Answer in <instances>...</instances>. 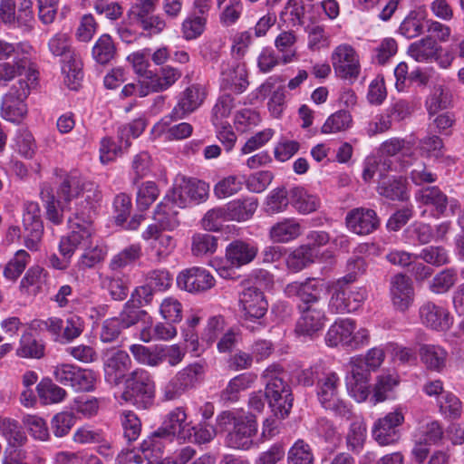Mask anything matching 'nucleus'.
Returning <instances> with one entry per match:
<instances>
[{
    "label": "nucleus",
    "instance_id": "nucleus-38",
    "mask_svg": "<svg viewBox=\"0 0 464 464\" xmlns=\"http://www.w3.org/2000/svg\"><path fill=\"white\" fill-rule=\"evenodd\" d=\"M0 432L8 441L9 449H20L27 440L21 425L11 418L0 417Z\"/></svg>",
    "mask_w": 464,
    "mask_h": 464
},
{
    "label": "nucleus",
    "instance_id": "nucleus-2",
    "mask_svg": "<svg viewBox=\"0 0 464 464\" xmlns=\"http://www.w3.org/2000/svg\"><path fill=\"white\" fill-rule=\"evenodd\" d=\"M56 196L63 208L72 210V203L84 197L86 206L79 208L81 210L91 211L95 204L102 198L98 186L85 180L77 171L64 173L60 176L59 185L56 188Z\"/></svg>",
    "mask_w": 464,
    "mask_h": 464
},
{
    "label": "nucleus",
    "instance_id": "nucleus-10",
    "mask_svg": "<svg viewBox=\"0 0 464 464\" xmlns=\"http://www.w3.org/2000/svg\"><path fill=\"white\" fill-rule=\"evenodd\" d=\"M28 82L20 79L5 94L2 102V116L12 122H20L27 114L25 100L30 94L31 86Z\"/></svg>",
    "mask_w": 464,
    "mask_h": 464
},
{
    "label": "nucleus",
    "instance_id": "nucleus-7",
    "mask_svg": "<svg viewBox=\"0 0 464 464\" xmlns=\"http://www.w3.org/2000/svg\"><path fill=\"white\" fill-rule=\"evenodd\" d=\"M90 212L81 210L79 203L75 202L73 217L69 218L71 232L60 240V244L63 246L65 252L73 255L78 247L88 248L91 246L94 228Z\"/></svg>",
    "mask_w": 464,
    "mask_h": 464
},
{
    "label": "nucleus",
    "instance_id": "nucleus-60",
    "mask_svg": "<svg viewBox=\"0 0 464 464\" xmlns=\"http://www.w3.org/2000/svg\"><path fill=\"white\" fill-rule=\"evenodd\" d=\"M151 165L152 160L147 151H140L136 154L131 160L132 182L135 184L148 176L151 170Z\"/></svg>",
    "mask_w": 464,
    "mask_h": 464
},
{
    "label": "nucleus",
    "instance_id": "nucleus-25",
    "mask_svg": "<svg viewBox=\"0 0 464 464\" xmlns=\"http://www.w3.org/2000/svg\"><path fill=\"white\" fill-rule=\"evenodd\" d=\"M297 310L300 316L295 324V333L298 335L312 337L324 328L326 321L324 306Z\"/></svg>",
    "mask_w": 464,
    "mask_h": 464
},
{
    "label": "nucleus",
    "instance_id": "nucleus-30",
    "mask_svg": "<svg viewBox=\"0 0 464 464\" xmlns=\"http://www.w3.org/2000/svg\"><path fill=\"white\" fill-rule=\"evenodd\" d=\"M302 232L300 222L295 218H287L274 224L269 229L268 237L274 243L285 244L299 237Z\"/></svg>",
    "mask_w": 464,
    "mask_h": 464
},
{
    "label": "nucleus",
    "instance_id": "nucleus-43",
    "mask_svg": "<svg viewBox=\"0 0 464 464\" xmlns=\"http://www.w3.org/2000/svg\"><path fill=\"white\" fill-rule=\"evenodd\" d=\"M36 391L44 404L59 403L67 396L66 391L53 383L50 379H43L37 384Z\"/></svg>",
    "mask_w": 464,
    "mask_h": 464
},
{
    "label": "nucleus",
    "instance_id": "nucleus-59",
    "mask_svg": "<svg viewBox=\"0 0 464 464\" xmlns=\"http://www.w3.org/2000/svg\"><path fill=\"white\" fill-rule=\"evenodd\" d=\"M457 281V272L453 268L444 269L432 279L430 289L435 294L448 292Z\"/></svg>",
    "mask_w": 464,
    "mask_h": 464
},
{
    "label": "nucleus",
    "instance_id": "nucleus-1",
    "mask_svg": "<svg viewBox=\"0 0 464 464\" xmlns=\"http://www.w3.org/2000/svg\"><path fill=\"white\" fill-rule=\"evenodd\" d=\"M385 358L384 350L381 347L370 349L364 357H353L348 363L345 377L349 394L361 402L367 399L369 392V376L371 371H376Z\"/></svg>",
    "mask_w": 464,
    "mask_h": 464
},
{
    "label": "nucleus",
    "instance_id": "nucleus-41",
    "mask_svg": "<svg viewBox=\"0 0 464 464\" xmlns=\"http://www.w3.org/2000/svg\"><path fill=\"white\" fill-rule=\"evenodd\" d=\"M447 355L439 345L423 344L420 348V360L430 370L440 372L446 365Z\"/></svg>",
    "mask_w": 464,
    "mask_h": 464
},
{
    "label": "nucleus",
    "instance_id": "nucleus-6",
    "mask_svg": "<svg viewBox=\"0 0 464 464\" xmlns=\"http://www.w3.org/2000/svg\"><path fill=\"white\" fill-rule=\"evenodd\" d=\"M204 373L205 366L201 362L190 363L182 368L161 386V401L179 400L188 391L197 386Z\"/></svg>",
    "mask_w": 464,
    "mask_h": 464
},
{
    "label": "nucleus",
    "instance_id": "nucleus-37",
    "mask_svg": "<svg viewBox=\"0 0 464 464\" xmlns=\"http://www.w3.org/2000/svg\"><path fill=\"white\" fill-rule=\"evenodd\" d=\"M256 198H246L229 202L226 208V216L228 220L245 221L249 219L257 208Z\"/></svg>",
    "mask_w": 464,
    "mask_h": 464
},
{
    "label": "nucleus",
    "instance_id": "nucleus-53",
    "mask_svg": "<svg viewBox=\"0 0 464 464\" xmlns=\"http://www.w3.org/2000/svg\"><path fill=\"white\" fill-rule=\"evenodd\" d=\"M160 195V189L153 181L143 182L138 188L136 204L140 210L148 209Z\"/></svg>",
    "mask_w": 464,
    "mask_h": 464
},
{
    "label": "nucleus",
    "instance_id": "nucleus-49",
    "mask_svg": "<svg viewBox=\"0 0 464 464\" xmlns=\"http://www.w3.org/2000/svg\"><path fill=\"white\" fill-rule=\"evenodd\" d=\"M313 262V250L307 245L301 246L295 249L286 259L288 269L293 272H299Z\"/></svg>",
    "mask_w": 464,
    "mask_h": 464
},
{
    "label": "nucleus",
    "instance_id": "nucleus-54",
    "mask_svg": "<svg viewBox=\"0 0 464 464\" xmlns=\"http://www.w3.org/2000/svg\"><path fill=\"white\" fill-rule=\"evenodd\" d=\"M29 258L30 256L25 250H18L6 264L4 269V276L8 280L15 281L25 269Z\"/></svg>",
    "mask_w": 464,
    "mask_h": 464
},
{
    "label": "nucleus",
    "instance_id": "nucleus-51",
    "mask_svg": "<svg viewBox=\"0 0 464 464\" xmlns=\"http://www.w3.org/2000/svg\"><path fill=\"white\" fill-rule=\"evenodd\" d=\"M244 178L231 175L219 180L214 187V194L218 198H226L238 193L243 187Z\"/></svg>",
    "mask_w": 464,
    "mask_h": 464
},
{
    "label": "nucleus",
    "instance_id": "nucleus-4",
    "mask_svg": "<svg viewBox=\"0 0 464 464\" xmlns=\"http://www.w3.org/2000/svg\"><path fill=\"white\" fill-rule=\"evenodd\" d=\"M316 394L321 405L335 415L349 420L352 416L350 406L340 398V378L331 370H322L317 374Z\"/></svg>",
    "mask_w": 464,
    "mask_h": 464
},
{
    "label": "nucleus",
    "instance_id": "nucleus-5",
    "mask_svg": "<svg viewBox=\"0 0 464 464\" xmlns=\"http://www.w3.org/2000/svg\"><path fill=\"white\" fill-rule=\"evenodd\" d=\"M122 400L140 409L150 408L154 401L155 383L150 372L144 369L132 371L125 380Z\"/></svg>",
    "mask_w": 464,
    "mask_h": 464
},
{
    "label": "nucleus",
    "instance_id": "nucleus-16",
    "mask_svg": "<svg viewBox=\"0 0 464 464\" xmlns=\"http://www.w3.org/2000/svg\"><path fill=\"white\" fill-rule=\"evenodd\" d=\"M131 367V359L127 352L111 349L103 354L104 378L107 382L119 385Z\"/></svg>",
    "mask_w": 464,
    "mask_h": 464
},
{
    "label": "nucleus",
    "instance_id": "nucleus-45",
    "mask_svg": "<svg viewBox=\"0 0 464 464\" xmlns=\"http://www.w3.org/2000/svg\"><path fill=\"white\" fill-rule=\"evenodd\" d=\"M116 53V47L109 34H102L92 47L93 59L100 64L110 63Z\"/></svg>",
    "mask_w": 464,
    "mask_h": 464
},
{
    "label": "nucleus",
    "instance_id": "nucleus-26",
    "mask_svg": "<svg viewBox=\"0 0 464 464\" xmlns=\"http://www.w3.org/2000/svg\"><path fill=\"white\" fill-rule=\"evenodd\" d=\"M239 302L246 319L260 320L268 308L264 293L256 286L244 289L240 294Z\"/></svg>",
    "mask_w": 464,
    "mask_h": 464
},
{
    "label": "nucleus",
    "instance_id": "nucleus-32",
    "mask_svg": "<svg viewBox=\"0 0 464 464\" xmlns=\"http://www.w3.org/2000/svg\"><path fill=\"white\" fill-rule=\"evenodd\" d=\"M256 379L257 375L254 372H244L235 376L220 392V401L224 403L237 401L240 392L249 389Z\"/></svg>",
    "mask_w": 464,
    "mask_h": 464
},
{
    "label": "nucleus",
    "instance_id": "nucleus-8",
    "mask_svg": "<svg viewBox=\"0 0 464 464\" xmlns=\"http://www.w3.org/2000/svg\"><path fill=\"white\" fill-rule=\"evenodd\" d=\"M169 438H165L159 428L150 437L140 444L141 454H137L133 450H121L116 460L118 464L136 463V464H160L163 457L165 445L171 442Z\"/></svg>",
    "mask_w": 464,
    "mask_h": 464
},
{
    "label": "nucleus",
    "instance_id": "nucleus-55",
    "mask_svg": "<svg viewBox=\"0 0 464 464\" xmlns=\"http://www.w3.org/2000/svg\"><path fill=\"white\" fill-rule=\"evenodd\" d=\"M235 107L234 98L226 93L218 97L212 109V122L216 126L223 125V121L228 118Z\"/></svg>",
    "mask_w": 464,
    "mask_h": 464
},
{
    "label": "nucleus",
    "instance_id": "nucleus-27",
    "mask_svg": "<svg viewBox=\"0 0 464 464\" xmlns=\"http://www.w3.org/2000/svg\"><path fill=\"white\" fill-rule=\"evenodd\" d=\"M247 78L248 73L245 64L239 63H227L222 67L220 86L223 90L240 94L249 85Z\"/></svg>",
    "mask_w": 464,
    "mask_h": 464
},
{
    "label": "nucleus",
    "instance_id": "nucleus-23",
    "mask_svg": "<svg viewBox=\"0 0 464 464\" xmlns=\"http://www.w3.org/2000/svg\"><path fill=\"white\" fill-rule=\"evenodd\" d=\"M256 433V421L254 416L240 415L235 422L233 430L227 435V444L237 450H248L253 444Z\"/></svg>",
    "mask_w": 464,
    "mask_h": 464
},
{
    "label": "nucleus",
    "instance_id": "nucleus-3",
    "mask_svg": "<svg viewBox=\"0 0 464 464\" xmlns=\"http://www.w3.org/2000/svg\"><path fill=\"white\" fill-rule=\"evenodd\" d=\"M262 377L266 380L265 397L275 416L285 418L293 406V394L291 387L281 376L278 365L267 367Z\"/></svg>",
    "mask_w": 464,
    "mask_h": 464
},
{
    "label": "nucleus",
    "instance_id": "nucleus-50",
    "mask_svg": "<svg viewBox=\"0 0 464 464\" xmlns=\"http://www.w3.org/2000/svg\"><path fill=\"white\" fill-rule=\"evenodd\" d=\"M425 21L419 13L411 12L401 24L399 32L408 39L415 38L423 33Z\"/></svg>",
    "mask_w": 464,
    "mask_h": 464
},
{
    "label": "nucleus",
    "instance_id": "nucleus-29",
    "mask_svg": "<svg viewBox=\"0 0 464 464\" xmlns=\"http://www.w3.org/2000/svg\"><path fill=\"white\" fill-rule=\"evenodd\" d=\"M258 253L256 244L237 239L232 241L226 248L227 262L235 267L251 263Z\"/></svg>",
    "mask_w": 464,
    "mask_h": 464
},
{
    "label": "nucleus",
    "instance_id": "nucleus-63",
    "mask_svg": "<svg viewBox=\"0 0 464 464\" xmlns=\"http://www.w3.org/2000/svg\"><path fill=\"white\" fill-rule=\"evenodd\" d=\"M420 150L428 158H434L437 160L444 157V144L438 135H429L423 138L420 142Z\"/></svg>",
    "mask_w": 464,
    "mask_h": 464
},
{
    "label": "nucleus",
    "instance_id": "nucleus-39",
    "mask_svg": "<svg viewBox=\"0 0 464 464\" xmlns=\"http://www.w3.org/2000/svg\"><path fill=\"white\" fill-rule=\"evenodd\" d=\"M40 197L44 202L47 220L52 222L53 225L62 224L63 220V212L70 209L63 208V204L59 203V198H55L52 188L47 185H44L42 187Z\"/></svg>",
    "mask_w": 464,
    "mask_h": 464
},
{
    "label": "nucleus",
    "instance_id": "nucleus-42",
    "mask_svg": "<svg viewBox=\"0 0 464 464\" xmlns=\"http://www.w3.org/2000/svg\"><path fill=\"white\" fill-rule=\"evenodd\" d=\"M168 321V323L159 322L153 326L144 327L140 334V339L144 343L151 341H169L177 335V328Z\"/></svg>",
    "mask_w": 464,
    "mask_h": 464
},
{
    "label": "nucleus",
    "instance_id": "nucleus-24",
    "mask_svg": "<svg viewBox=\"0 0 464 464\" xmlns=\"http://www.w3.org/2000/svg\"><path fill=\"white\" fill-rule=\"evenodd\" d=\"M160 429L163 436L170 440L175 437L184 441L191 439V429L187 422V413L183 407H176L170 411Z\"/></svg>",
    "mask_w": 464,
    "mask_h": 464
},
{
    "label": "nucleus",
    "instance_id": "nucleus-36",
    "mask_svg": "<svg viewBox=\"0 0 464 464\" xmlns=\"http://www.w3.org/2000/svg\"><path fill=\"white\" fill-rule=\"evenodd\" d=\"M377 191L390 200L404 201L409 198L406 179L401 177L382 178L379 181Z\"/></svg>",
    "mask_w": 464,
    "mask_h": 464
},
{
    "label": "nucleus",
    "instance_id": "nucleus-64",
    "mask_svg": "<svg viewBox=\"0 0 464 464\" xmlns=\"http://www.w3.org/2000/svg\"><path fill=\"white\" fill-rule=\"evenodd\" d=\"M160 313L165 320L179 323L182 320V304L174 297H166L160 305Z\"/></svg>",
    "mask_w": 464,
    "mask_h": 464
},
{
    "label": "nucleus",
    "instance_id": "nucleus-18",
    "mask_svg": "<svg viewBox=\"0 0 464 464\" xmlns=\"http://www.w3.org/2000/svg\"><path fill=\"white\" fill-rule=\"evenodd\" d=\"M404 421V414L401 408L389 412L379 419L373 426L372 436L382 446L390 445L398 440L397 428Z\"/></svg>",
    "mask_w": 464,
    "mask_h": 464
},
{
    "label": "nucleus",
    "instance_id": "nucleus-46",
    "mask_svg": "<svg viewBox=\"0 0 464 464\" xmlns=\"http://www.w3.org/2000/svg\"><path fill=\"white\" fill-rule=\"evenodd\" d=\"M141 256V246L139 244L130 245L117 255H115L110 264L109 266L111 270L117 271L122 269L135 261H137Z\"/></svg>",
    "mask_w": 464,
    "mask_h": 464
},
{
    "label": "nucleus",
    "instance_id": "nucleus-20",
    "mask_svg": "<svg viewBox=\"0 0 464 464\" xmlns=\"http://www.w3.org/2000/svg\"><path fill=\"white\" fill-rule=\"evenodd\" d=\"M390 295L392 305L400 312L407 311L414 301V287L411 279L401 273L391 277Z\"/></svg>",
    "mask_w": 464,
    "mask_h": 464
},
{
    "label": "nucleus",
    "instance_id": "nucleus-33",
    "mask_svg": "<svg viewBox=\"0 0 464 464\" xmlns=\"http://www.w3.org/2000/svg\"><path fill=\"white\" fill-rule=\"evenodd\" d=\"M441 50L436 39L431 35H427L414 43H411L408 47V54L419 63L431 62L437 53Z\"/></svg>",
    "mask_w": 464,
    "mask_h": 464
},
{
    "label": "nucleus",
    "instance_id": "nucleus-52",
    "mask_svg": "<svg viewBox=\"0 0 464 464\" xmlns=\"http://www.w3.org/2000/svg\"><path fill=\"white\" fill-rule=\"evenodd\" d=\"M50 52L54 56L63 58V61L74 58L73 51L71 48V40L67 34L58 33L53 35L48 43Z\"/></svg>",
    "mask_w": 464,
    "mask_h": 464
},
{
    "label": "nucleus",
    "instance_id": "nucleus-61",
    "mask_svg": "<svg viewBox=\"0 0 464 464\" xmlns=\"http://www.w3.org/2000/svg\"><path fill=\"white\" fill-rule=\"evenodd\" d=\"M288 464H314L310 446L304 440H297L288 452Z\"/></svg>",
    "mask_w": 464,
    "mask_h": 464
},
{
    "label": "nucleus",
    "instance_id": "nucleus-17",
    "mask_svg": "<svg viewBox=\"0 0 464 464\" xmlns=\"http://www.w3.org/2000/svg\"><path fill=\"white\" fill-rule=\"evenodd\" d=\"M207 96L206 88L194 83L187 87L178 98V102L169 114L171 120H181L194 112L204 102Z\"/></svg>",
    "mask_w": 464,
    "mask_h": 464
},
{
    "label": "nucleus",
    "instance_id": "nucleus-57",
    "mask_svg": "<svg viewBox=\"0 0 464 464\" xmlns=\"http://www.w3.org/2000/svg\"><path fill=\"white\" fill-rule=\"evenodd\" d=\"M207 18L193 14L188 16L181 24L183 37L188 40H194L199 37L206 27Z\"/></svg>",
    "mask_w": 464,
    "mask_h": 464
},
{
    "label": "nucleus",
    "instance_id": "nucleus-28",
    "mask_svg": "<svg viewBox=\"0 0 464 464\" xmlns=\"http://www.w3.org/2000/svg\"><path fill=\"white\" fill-rule=\"evenodd\" d=\"M420 318L424 325L440 332L447 331L452 324L448 310L432 302H426L420 306Z\"/></svg>",
    "mask_w": 464,
    "mask_h": 464
},
{
    "label": "nucleus",
    "instance_id": "nucleus-34",
    "mask_svg": "<svg viewBox=\"0 0 464 464\" xmlns=\"http://www.w3.org/2000/svg\"><path fill=\"white\" fill-rule=\"evenodd\" d=\"M355 330V323L350 319L336 321L328 329L325 334V343L328 346L335 347L341 344L348 348L350 335Z\"/></svg>",
    "mask_w": 464,
    "mask_h": 464
},
{
    "label": "nucleus",
    "instance_id": "nucleus-47",
    "mask_svg": "<svg viewBox=\"0 0 464 464\" xmlns=\"http://www.w3.org/2000/svg\"><path fill=\"white\" fill-rule=\"evenodd\" d=\"M352 121L353 120L350 112L344 110H340L327 118L322 126L321 130L325 134L344 131L351 127Z\"/></svg>",
    "mask_w": 464,
    "mask_h": 464
},
{
    "label": "nucleus",
    "instance_id": "nucleus-19",
    "mask_svg": "<svg viewBox=\"0 0 464 464\" xmlns=\"http://www.w3.org/2000/svg\"><path fill=\"white\" fill-rule=\"evenodd\" d=\"M177 285L180 289L196 294L212 288L215 285V279L205 268L193 266L179 274Z\"/></svg>",
    "mask_w": 464,
    "mask_h": 464
},
{
    "label": "nucleus",
    "instance_id": "nucleus-48",
    "mask_svg": "<svg viewBox=\"0 0 464 464\" xmlns=\"http://www.w3.org/2000/svg\"><path fill=\"white\" fill-rule=\"evenodd\" d=\"M182 73L177 68L172 66H164L160 69V75H152V90L155 92H164L171 87L180 77Z\"/></svg>",
    "mask_w": 464,
    "mask_h": 464
},
{
    "label": "nucleus",
    "instance_id": "nucleus-40",
    "mask_svg": "<svg viewBox=\"0 0 464 464\" xmlns=\"http://www.w3.org/2000/svg\"><path fill=\"white\" fill-rule=\"evenodd\" d=\"M416 199L423 205L432 206L438 215H443L447 209L448 197L436 186L419 190Z\"/></svg>",
    "mask_w": 464,
    "mask_h": 464
},
{
    "label": "nucleus",
    "instance_id": "nucleus-15",
    "mask_svg": "<svg viewBox=\"0 0 464 464\" xmlns=\"http://www.w3.org/2000/svg\"><path fill=\"white\" fill-rule=\"evenodd\" d=\"M285 292L289 297H298L297 309L324 306L322 285L313 278L304 282L290 283L285 286Z\"/></svg>",
    "mask_w": 464,
    "mask_h": 464
},
{
    "label": "nucleus",
    "instance_id": "nucleus-22",
    "mask_svg": "<svg viewBox=\"0 0 464 464\" xmlns=\"http://www.w3.org/2000/svg\"><path fill=\"white\" fill-rule=\"evenodd\" d=\"M347 227L360 236H366L375 231L380 226V219L372 208H355L345 218Z\"/></svg>",
    "mask_w": 464,
    "mask_h": 464
},
{
    "label": "nucleus",
    "instance_id": "nucleus-9",
    "mask_svg": "<svg viewBox=\"0 0 464 464\" xmlns=\"http://www.w3.org/2000/svg\"><path fill=\"white\" fill-rule=\"evenodd\" d=\"M343 281L333 287L329 301V309L335 314L355 312L367 297L365 288H353Z\"/></svg>",
    "mask_w": 464,
    "mask_h": 464
},
{
    "label": "nucleus",
    "instance_id": "nucleus-21",
    "mask_svg": "<svg viewBox=\"0 0 464 464\" xmlns=\"http://www.w3.org/2000/svg\"><path fill=\"white\" fill-rule=\"evenodd\" d=\"M179 205L186 207L189 203H200L208 197L209 186L197 179H183L182 182L169 190Z\"/></svg>",
    "mask_w": 464,
    "mask_h": 464
},
{
    "label": "nucleus",
    "instance_id": "nucleus-35",
    "mask_svg": "<svg viewBox=\"0 0 464 464\" xmlns=\"http://www.w3.org/2000/svg\"><path fill=\"white\" fill-rule=\"evenodd\" d=\"M290 202L292 207L303 215L314 212L320 207L319 198L303 187L290 188Z\"/></svg>",
    "mask_w": 464,
    "mask_h": 464
},
{
    "label": "nucleus",
    "instance_id": "nucleus-58",
    "mask_svg": "<svg viewBox=\"0 0 464 464\" xmlns=\"http://www.w3.org/2000/svg\"><path fill=\"white\" fill-rule=\"evenodd\" d=\"M121 426L128 442L137 440L141 431V421L134 412L128 411L121 414Z\"/></svg>",
    "mask_w": 464,
    "mask_h": 464
},
{
    "label": "nucleus",
    "instance_id": "nucleus-11",
    "mask_svg": "<svg viewBox=\"0 0 464 464\" xmlns=\"http://www.w3.org/2000/svg\"><path fill=\"white\" fill-rule=\"evenodd\" d=\"M53 377L63 386H70L76 392H91L96 382L95 372L73 364L62 363L54 367Z\"/></svg>",
    "mask_w": 464,
    "mask_h": 464
},
{
    "label": "nucleus",
    "instance_id": "nucleus-56",
    "mask_svg": "<svg viewBox=\"0 0 464 464\" xmlns=\"http://www.w3.org/2000/svg\"><path fill=\"white\" fill-rule=\"evenodd\" d=\"M217 238L209 234H196L192 237L191 251L194 256H202L217 250Z\"/></svg>",
    "mask_w": 464,
    "mask_h": 464
},
{
    "label": "nucleus",
    "instance_id": "nucleus-44",
    "mask_svg": "<svg viewBox=\"0 0 464 464\" xmlns=\"http://www.w3.org/2000/svg\"><path fill=\"white\" fill-rule=\"evenodd\" d=\"M291 204L290 189L276 188L266 198L265 210L268 215H275L285 211Z\"/></svg>",
    "mask_w": 464,
    "mask_h": 464
},
{
    "label": "nucleus",
    "instance_id": "nucleus-13",
    "mask_svg": "<svg viewBox=\"0 0 464 464\" xmlns=\"http://www.w3.org/2000/svg\"><path fill=\"white\" fill-rule=\"evenodd\" d=\"M42 325L53 336L54 341L67 343L79 337L84 329L82 319L76 314H70L65 321L51 317L42 322Z\"/></svg>",
    "mask_w": 464,
    "mask_h": 464
},
{
    "label": "nucleus",
    "instance_id": "nucleus-14",
    "mask_svg": "<svg viewBox=\"0 0 464 464\" xmlns=\"http://www.w3.org/2000/svg\"><path fill=\"white\" fill-rule=\"evenodd\" d=\"M23 227L26 247L30 250H36L44 234L41 209L37 202L26 201L24 204Z\"/></svg>",
    "mask_w": 464,
    "mask_h": 464
},
{
    "label": "nucleus",
    "instance_id": "nucleus-31",
    "mask_svg": "<svg viewBox=\"0 0 464 464\" xmlns=\"http://www.w3.org/2000/svg\"><path fill=\"white\" fill-rule=\"evenodd\" d=\"M25 73L26 79L30 84H34L37 80L38 72L31 68H27V60L14 59L13 63H0V85H5L8 82Z\"/></svg>",
    "mask_w": 464,
    "mask_h": 464
},
{
    "label": "nucleus",
    "instance_id": "nucleus-12",
    "mask_svg": "<svg viewBox=\"0 0 464 464\" xmlns=\"http://www.w3.org/2000/svg\"><path fill=\"white\" fill-rule=\"evenodd\" d=\"M331 62L337 77L354 82L360 75L361 64L356 51L349 44L338 45L331 55Z\"/></svg>",
    "mask_w": 464,
    "mask_h": 464
},
{
    "label": "nucleus",
    "instance_id": "nucleus-62",
    "mask_svg": "<svg viewBox=\"0 0 464 464\" xmlns=\"http://www.w3.org/2000/svg\"><path fill=\"white\" fill-rule=\"evenodd\" d=\"M295 42L296 37L292 32H283L276 38L275 44L276 49L283 53L282 58L284 63H288L293 61L295 55V50L294 48Z\"/></svg>",
    "mask_w": 464,
    "mask_h": 464
}]
</instances>
